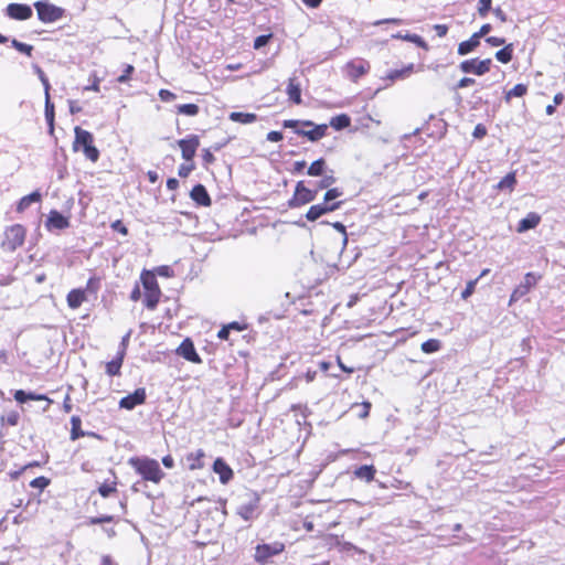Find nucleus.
<instances>
[{"instance_id": "nucleus-1", "label": "nucleus", "mask_w": 565, "mask_h": 565, "mask_svg": "<svg viewBox=\"0 0 565 565\" xmlns=\"http://www.w3.org/2000/svg\"><path fill=\"white\" fill-rule=\"evenodd\" d=\"M128 465L141 476L142 481L159 483L166 476L156 459L142 456L130 457Z\"/></svg>"}, {"instance_id": "nucleus-2", "label": "nucleus", "mask_w": 565, "mask_h": 565, "mask_svg": "<svg viewBox=\"0 0 565 565\" xmlns=\"http://www.w3.org/2000/svg\"><path fill=\"white\" fill-rule=\"evenodd\" d=\"M74 132L73 150L82 151L88 160L96 162L99 159V150L94 146L93 134L78 126L75 127Z\"/></svg>"}, {"instance_id": "nucleus-3", "label": "nucleus", "mask_w": 565, "mask_h": 565, "mask_svg": "<svg viewBox=\"0 0 565 565\" xmlns=\"http://www.w3.org/2000/svg\"><path fill=\"white\" fill-rule=\"evenodd\" d=\"M34 8L40 21L44 23H53L62 19L65 14V9L51 3L47 0H39L34 2Z\"/></svg>"}, {"instance_id": "nucleus-4", "label": "nucleus", "mask_w": 565, "mask_h": 565, "mask_svg": "<svg viewBox=\"0 0 565 565\" xmlns=\"http://www.w3.org/2000/svg\"><path fill=\"white\" fill-rule=\"evenodd\" d=\"M318 189H308L303 181H298L295 186L294 195L288 200L287 204L290 209H297L316 200Z\"/></svg>"}, {"instance_id": "nucleus-5", "label": "nucleus", "mask_w": 565, "mask_h": 565, "mask_svg": "<svg viewBox=\"0 0 565 565\" xmlns=\"http://www.w3.org/2000/svg\"><path fill=\"white\" fill-rule=\"evenodd\" d=\"M25 228L20 224L8 227L4 232L2 247L6 250L13 252L24 243Z\"/></svg>"}, {"instance_id": "nucleus-6", "label": "nucleus", "mask_w": 565, "mask_h": 565, "mask_svg": "<svg viewBox=\"0 0 565 565\" xmlns=\"http://www.w3.org/2000/svg\"><path fill=\"white\" fill-rule=\"evenodd\" d=\"M284 550L285 545L280 542H275L271 544H258L255 547L254 558L258 564L264 565L268 563L270 557L280 554L284 552Z\"/></svg>"}, {"instance_id": "nucleus-7", "label": "nucleus", "mask_w": 565, "mask_h": 565, "mask_svg": "<svg viewBox=\"0 0 565 565\" xmlns=\"http://www.w3.org/2000/svg\"><path fill=\"white\" fill-rule=\"evenodd\" d=\"M491 65H492L491 58H486V60H481V61H479L478 58H470V60L462 61L459 64V68L463 73L481 76L490 71Z\"/></svg>"}, {"instance_id": "nucleus-8", "label": "nucleus", "mask_w": 565, "mask_h": 565, "mask_svg": "<svg viewBox=\"0 0 565 565\" xmlns=\"http://www.w3.org/2000/svg\"><path fill=\"white\" fill-rule=\"evenodd\" d=\"M540 279V276H537L534 273H527L525 274L523 280L518 285L510 298V301H518L525 295L530 292V290L536 285L537 280Z\"/></svg>"}, {"instance_id": "nucleus-9", "label": "nucleus", "mask_w": 565, "mask_h": 565, "mask_svg": "<svg viewBox=\"0 0 565 565\" xmlns=\"http://www.w3.org/2000/svg\"><path fill=\"white\" fill-rule=\"evenodd\" d=\"M177 143L181 149L182 158L185 161H192L200 146V139L196 135H190L184 139L178 140Z\"/></svg>"}, {"instance_id": "nucleus-10", "label": "nucleus", "mask_w": 565, "mask_h": 565, "mask_svg": "<svg viewBox=\"0 0 565 565\" xmlns=\"http://www.w3.org/2000/svg\"><path fill=\"white\" fill-rule=\"evenodd\" d=\"M146 398H147L146 388L139 387V388L135 390L134 393L124 396L119 401V407L127 409V411H131L136 406L145 404Z\"/></svg>"}, {"instance_id": "nucleus-11", "label": "nucleus", "mask_w": 565, "mask_h": 565, "mask_svg": "<svg viewBox=\"0 0 565 565\" xmlns=\"http://www.w3.org/2000/svg\"><path fill=\"white\" fill-rule=\"evenodd\" d=\"M341 205H342V201L334 202L331 205H328L324 202L311 205L310 209L308 210V212L306 213V218L309 222H315L322 215L340 209Z\"/></svg>"}, {"instance_id": "nucleus-12", "label": "nucleus", "mask_w": 565, "mask_h": 565, "mask_svg": "<svg viewBox=\"0 0 565 565\" xmlns=\"http://www.w3.org/2000/svg\"><path fill=\"white\" fill-rule=\"evenodd\" d=\"M6 14L13 20L24 21L33 15L31 6L24 3H10L6 8Z\"/></svg>"}, {"instance_id": "nucleus-13", "label": "nucleus", "mask_w": 565, "mask_h": 565, "mask_svg": "<svg viewBox=\"0 0 565 565\" xmlns=\"http://www.w3.org/2000/svg\"><path fill=\"white\" fill-rule=\"evenodd\" d=\"M177 354L192 363H201L202 359L198 354L194 343L190 338H185L175 350Z\"/></svg>"}, {"instance_id": "nucleus-14", "label": "nucleus", "mask_w": 565, "mask_h": 565, "mask_svg": "<svg viewBox=\"0 0 565 565\" xmlns=\"http://www.w3.org/2000/svg\"><path fill=\"white\" fill-rule=\"evenodd\" d=\"M71 223L68 217L64 216L56 210L50 211L47 218L45 221V227L47 231L54 230H65L70 227Z\"/></svg>"}, {"instance_id": "nucleus-15", "label": "nucleus", "mask_w": 565, "mask_h": 565, "mask_svg": "<svg viewBox=\"0 0 565 565\" xmlns=\"http://www.w3.org/2000/svg\"><path fill=\"white\" fill-rule=\"evenodd\" d=\"M345 68L349 78L353 82H356L360 77H362L370 71L371 66L367 61L361 60L359 63H347Z\"/></svg>"}, {"instance_id": "nucleus-16", "label": "nucleus", "mask_w": 565, "mask_h": 565, "mask_svg": "<svg viewBox=\"0 0 565 565\" xmlns=\"http://www.w3.org/2000/svg\"><path fill=\"white\" fill-rule=\"evenodd\" d=\"M213 471L218 475L220 481L223 484L228 483L233 479V470L227 462L218 457L213 462Z\"/></svg>"}, {"instance_id": "nucleus-17", "label": "nucleus", "mask_w": 565, "mask_h": 565, "mask_svg": "<svg viewBox=\"0 0 565 565\" xmlns=\"http://www.w3.org/2000/svg\"><path fill=\"white\" fill-rule=\"evenodd\" d=\"M308 128H311L309 130L302 129H296V134L302 137L308 138V140L316 142L323 138L327 134L328 126L326 124L322 125H316L309 126Z\"/></svg>"}, {"instance_id": "nucleus-18", "label": "nucleus", "mask_w": 565, "mask_h": 565, "mask_svg": "<svg viewBox=\"0 0 565 565\" xmlns=\"http://www.w3.org/2000/svg\"><path fill=\"white\" fill-rule=\"evenodd\" d=\"M190 196L196 204L201 206H210L212 203L206 188L201 183L192 188Z\"/></svg>"}, {"instance_id": "nucleus-19", "label": "nucleus", "mask_w": 565, "mask_h": 565, "mask_svg": "<svg viewBox=\"0 0 565 565\" xmlns=\"http://www.w3.org/2000/svg\"><path fill=\"white\" fill-rule=\"evenodd\" d=\"M541 222V215L536 212H530L525 217L520 220L516 232L524 233L535 228Z\"/></svg>"}, {"instance_id": "nucleus-20", "label": "nucleus", "mask_w": 565, "mask_h": 565, "mask_svg": "<svg viewBox=\"0 0 565 565\" xmlns=\"http://www.w3.org/2000/svg\"><path fill=\"white\" fill-rule=\"evenodd\" d=\"M415 65L413 63L406 65L402 70H393L390 71L382 79L390 81L391 83H394L399 79L407 78L413 72H414Z\"/></svg>"}, {"instance_id": "nucleus-21", "label": "nucleus", "mask_w": 565, "mask_h": 565, "mask_svg": "<svg viewBox=\"0 0 565 565\" xmlns=\"http://www.w3.org/2000/svg\"><path fill=\"white\" fill-rule=\"evenodd\" d=\"M479 45L480 38L478 34L473 33L470 39L459 43L457 52L459 55L463 56L475 51Z\"/></svg>"}, {"instance_id": "nucleus-22", "label": "nucleus", "mask_w": 565, "mask_h": 565, "mask_svg": "<svg viewBox=\"0 0 565 565\" xmlns=\"http://www.w3.org/2000/svg\"><path fill=\"white\" fill-rule=\"evenodd\" d=\"M71 425H72V428H71V439L72 440H77L78 438L84 437L86 435L94 436V437H99L95 433H86V431L82 430V428H81L82 420H81V418L78 416H72Z\"/></svg>"}, {"instance_id": "nucleus-23", "label": "nucleus", "mask_w": 565, "mask_h": 565, "mask_svg": "<svg viewBox=\"0 0 565 565\" xmlns=\"http://www.w3.org/2000/svg\"><path fill=\"white\" fill-rule=\"evenodd\" d=\"M375 473H376V469L373 465H363V466L358 467L353 471V475L355 478H358L360 480H364L366 482L372 481L374 479Z\"/></svg>"}, {"instance_id": "nucleus-24", "label": "nucleus", "mask_w": 565, "mask_h": 565, "mask_svg": "<svg viewBox=\"0 0 565 565\" xmlns=\"http://www.w3.org/2000/svg\"><path fill=\"white\" fill-rule=\"evenodd\" d=\"M205 454L202 449H198L186 455V462L190 470H196L203 468V458Z\"/></svg>"}, {"instance_id": "nucleus-25", "label": "nucleus", "mask_w": 565, "mask_h": 565, "mask_svg": "<svg viewBox=\"0 0 565 565\" xmlns=\"http://www.w3.org/2000/svg\"><path fill=\"white\" fill-rule=\"evenodd\" d=\"M66 300L70 308L77 309L86 300L85 291L82 289H73L68 292Z\"/></svg>"}, {"instance_id": "nucleus-26", "label": "nucleus", "mask_w": 565, "mask_h": 565, "mask_svg": "<svg viewBox=\"0 0 565 565\" xmlns=\"http://www.w3.org/2000/svg\"><path fill=\"white\" fill-rule=\"evenodd\" d=\"M287 95L289 97V100H291L294 104H301V88L300 85L296 83V78H289L287 85Z\"/></svg>"}, {"instance_id": "nucleus-27", "label": "nucleus", "mask_w": 565, "mask_h": 565, "mask_svg": "<svg viewBox=\"0 0 565 565\" xmlns=\"http://www.w3.org/2000/svg\"><path fill=\"white\" fill-rule=\"evenodd\" d=\"M44 116H45L46 124L49 126V131H50V134H53L55 111H54V104L51 102L50 94L45 95Z\"/></svg>"}, {"instance_id": "nucleus-28", "label": "nucleus", "mask_w": 565, "mask_h": 565, "mask_svg": "<svg viewBox=\"0 0 565 565\" xmlns=\"http://www.w3.org/2000/svg\"><path fill=\"white\" fill-rule=\"evenodd\" d=\"M140 280L146 291L160 289L154 274L150 270L143 269Z\"/></svg>"}, {"instance_id": "nucleus-29", "label": "nucleus", "mask_w": 565, "mask_h": 565, "mask_svg": "<svg viewBox=\"0 0 565 565\" xmlns=\"http://www.w3.org/2000/svg\"><path fill=\"white\" fill-rule=\"evenodd\" d=\"M328 171L327 162L323 158L315 160L308 168L307 174L310 177H321Z\"/></svg>"}, {"instance_id": "nucleus-30", "label": "nucleus", "mask_w": 565, "mask_h": 565, "mask_svg": "<svg viewBox=\"0 0 565 565\" xmlns=\"http://www.w3.org/2000/svg\"><path fill=\"white\" fill-rule=\"evenodd\" d=\"M392 39L408 41V42L415 43L419 47L428 50V45H427L426 41L418 34H412V33L403 34L402 32H397V33L392 34Z\"/></svg>"}, {"instance_id": "nucleus-31", "label": "nucleus", "mask_w": 565, "mask_h": 565, "mask_svg": "<svg viewBox=\"0 0 565 565\" xmlns=\"http://www.w3.org/2000/svg\"><path fill=\"white\" fill-rule=\"evenodd\" d=\"M258 499L249 501L248 503L241 504L237 509V513L246 521L254 518Z\"/></svg>"}, {"instance_id": "nucleus-32", "label": "nucleus", "mask_w": 565, "mask_h": 565, "mask_svg": "<svg viewBox=\"0 0 565 565\" xmlns=\"http://www.w3.org/2000/svg\"><path fill=\"white\" fill-rule=\"evenodd\" d=\"M42 199V195L39 191H34L25 196H23L22 199H20V201L18 202V205H17V211L18 212H23L25 211L32 203H36V202H40Z\"/></svg>"}, {"instance_id": "nucleus-33", "label": "nucleus", "mask_w": 565, "mask_h": 565, "mask_svg": "<svg viewBox=\"0 0 565 565\" xmlns=\"http://www.w3.org/2000/svg\"><path fill=\"white\" fill-rule=\"evenodd\" d=\"M122 362H124L122 353L117 352L116 358L106 364V373L109 376L119 375Z\"/></svg>"}, {"instance_id": "nucleus-34", "label": "nucleus", "mask_w": 565, "mask_h": 565, "mask_svg": "<svg viewBox=\"0 0 565 565\" xmlns=\"http://www.w3.org/2000/svg\"><path fill=\"white\" fill-rule=\"evenodd\" d=\"M230 120L239 124H252L257 120V115L253 113L233 111L228 116Z\"/></svg>"}, {"instance_id": "nucleus-35", "label": "nucleus", "mask_w": 565, "mask_h": 565, "mask_svg": "<svg viewBox=\"0 0 565 565\" xmlns=\"http://www.w3.org/2000/svg\"><path fill=\"white\" fill-rule=\"evenodd\" d=\"M495 58L507 64L512 61L513 58V43L504 44V46L495 52Z\"/></svg>"}, {"instance_id": "nucleus-36", "label": "nucleus", "mask_w": 565, "mask_h": 565, "mask_svg": "<svg viewBox=\"0 0 565 565\" xmlns=\"http://www.w3.org/2000/svg\"><path fill=\"white\" fill-rule=\"evenodd\" d=\"M351 125V118L347 114H340L331 118L330 126L335 130H342Z\"/></svg>"}, {"instance_id": "nucleus-37", "label": "nucleus", "mask_w": 565, "mask_h": 565, "mask_svg": "<svg viewBox=\"0 0 565 565\" xmlns=\"http://www.w3.org/2000/svg\"><path fill=\"white\" fill-rule=\"evenodd\" d=\"M516 184V177L514 172L508 173L504 178H502L495 188L500 191L509 190L512 191Z\"/></svg>"}, {"instance_id": "nucleus-38", "label": "nucleus", "mask_w": 565, "mask_h": 565, "mask_svg": "<svg viewBox=\"0 0 565 565\" xmlns=\"http://www.w3.org/2000/svg\"><path fill=\"white\" fill-rule=\"evenodd\" d=\"M160 296H161V290L160 289L146 291V295H145V306L148 309L153 310L157 307L158 302H159Z\"/></svg>"}, {"instance_id": "nucleus-39", "label": "nucleus", "mask_w": 565, "mask_h": 565, "mask_svg": "<svg viewBox=\"0 0 565 565\" xmlns=\"http://www.w3.org/2000/svg\"><path fill=\"white\" fill-rule=\"evenodd\" d=\"M315 126L311 120H298V119H286L282 121L284 128H290L296 132V129H302L305 127Z\"/></svg>"}, {"instance_id": "nucleus-40", "label": "nucleus", "mask_w": 565, "mask_h": 565, "mask_svg": "<svg viewBox=\"0 0 565 565\" xmlns=\"http://www.w3.org/2000/svg\"><path fill=\"white\" fill-rule=\"evenodd\" d=\"M175 111L185 116H196L200 111V108L195 104H181L175 106Z\"/></svg>"}, {"instance_id": "nucleus-41", "label": "nucleus", "mask_w": 565, "mask_h": 565, "mask_svg": "<svg viewBox=\"0 0 565 565\" xmlns=\"http://www.w3.org/2000/svg\"><path fill=\"white\" fill-rule=\"evenodd\" d=\"M330 172L333 173L332 170H330ZM321 177H322L321 180H319L317 182V188L316 189H318V191L319 190H324V189H327V191H328L329 189H331L330 186L333 185L335 183V181H337V179L333 177V174H327L326 173V174H323Z\"/></svg>"}, {"instance_id": "nucleus-42", "label": "nucleus", "mask_w": 565, "mask_h": 565, "mask_svg": "<svg viewBox=\"0 0 565 565\" xmlns=\"http://www.w3.org/2000/svg\"><path fill=\"white\" fill-rule=\"evenodd\" d=\"M527 93V86L524 84H516L505 95V100L509 102L512 97H522Z\"/></svg>"}, {"instance_id": "nucleus-43", "label": "nucleus", "mask_w": 565, "mask_h": 565, "mask_svg": "<svg viewBox=\"0 0 565 565\" xmlns=\"http://www.w3.org/2000/svg\"><path fill=\"white\" fill-rule=\"evenodd\" d=\"M441 348V343L437 339H429L422 344L423 352L430 354L437 352Z\"/></svg>"}, {"instance_id": "nucleus-44", "label": "nucleus", "mask_w": 565, "mask_h": 565, "mask_svg": "<svg viewBox=\"0 0 565 565\" xmlns=\"http://www.w3.org/2000/svg\"><path fill=\"white\" fill-rule=\"evenodd\" d=\"M33 68L35 71L36 75L39 76V79L41 81L43 87H44V94L49 95L50 94V89H51V85H50L47 76L45 75V73L43 72V70L39 65H34Z\"/></svg>"}, {"instance_id": "nucleus-45", "label": "nucleus", "mask_w": 565, "mask_h": 565, "mask_svg": "<svg viewBox=\"0 0 565 565\" xmlns=\"http://www.w3.org/2000/svg\"><path fill=\"white\" fill-rule=\"evenodd\" d=\"M12 47H14L20 53L26 54L28 56H31L33 46L23 42L18 41L17 39H13L11 41Z\"/></svg>"}, {"instance_id": "nucleus-46", "label": "nucleus", "mask_w": 565, "mask_h": 565, "mask_svg": "<svg viewBox=\"0 0 565 565\" xmlns=\"http://www.w3.org/2000/svg\"><path fill=\"white\" fill-rule=\"evenodd\" d=\"M477 10L481 18H486L492 10V0H479Z\"/></svg>"}, {"instance_id": "nucleus-47", "label": "nucleus", "mask_w": 565, "mask_h": 565, "mask_svg": "<svg viewBox=\"0 0 565 565\" xmlns=\"http://www.w3.org/2000/svg\"><path fill=\"white\" fill-rule=\"evenodd\" d=\"M115 516L114 515H100V516H90L87 519L86 524L88 525H95V524H102V523H109L114 522Z\"/></svg>"}, {"instance_id": "nucleus-48", "label": "nucleus", "mask_w": 565, "mask_h": 565, "mask_svg": "<svg viewBox=\"0 0 565 565\" xmlns=\"http://www.w3.org/2000/svg\"><path fill=\"white\" fill-rule=\"evenodd\" d=\"M343 194L342 190L339 188L329 189L323 196V202L328 204V202L334 201Z\"/></svg>"}, {"instance_id": "nucleus-49", "label": "nucleus", "mask_w": 565, "mask_h": 565, "mask_svg": "<svg viewBox=\"0 0 565 565\" xmlns=\"http://www.w3.org/2000/svg\"><path fill=\"white\" fill-rule=\"evenodd\" d=\"M14 399L21 404L26 403L28 401L33 399V392H25L23 390H18L14 393Z\"/></svg>"}, {"instance_id": "nucleus-50", "label": "nucleus", "mask_w": 565, "mask_h": 565, "mask_svg": "<svg viewBox=\"0 0 565 565\" xmlns=\"http://www.w3.org/2000/svg\"><path fill=\"white\" fill-rule=\"evenodd\" d=\"M371 406L372 405L370 402H363L361 404L353 405V408H359V413H358L359 418H366L370 414Z\"/></svg>"}, {"instance_id": "nucleus-51", "label": "nucleus", "mask_w": 565, "mask_h": 565, "mask_svg": "<svg viewBox=\"0 0 565 565\" xmlns=\"http://www.w3.org/2000/svg\"><path fill=\"white\" fill-rule=\"evenodd\" d=\"M50 482H51L50 479L41 476V477L34 478L30 482V486L35 489L44 490L50 484Z\"/></svg>"}, {"instance_id": "nucleus-52", "label": "nucleus", "mask_w": 565, "mask_h": 565, "mask_svg": "<svg viewBox=\"0 0 565 565\" xmlns=\"http://www.w3.org/2000/svg\"><path fill=\"white\" fill-rule=\"evenodd\" d=\"M100 288V279L96 276H93L88 279L86 284V289L84 291H89L92 294H96Z\"/></svg>"}, {"instance_id": "nucleus-53", "label": "nucleus", "mask_w": 565, "mask_h": 565, "mask_svg": "<svg viewBox=\"0 0 565 565\" xmlns=\"http://www.w3.org/2000/svg\"><path fill=\"white\" fill-rule=\"evenodd\" d=\"M116 491V482H114L113 484L103 483L98 488V492L103 498H108L111 493Z\"/></svg>"}, {"instance_id": "nucleus-54", "label": "nucleus", "mask_w": 565, "mask_h": 565, "mask_svg": "<svg viewBox=\"0 0 565 565\" xmlns=\"http://www.w3.org/2000/svg\"><path fill=\"white\" fill-rule=\"evenodd\" d=\"M478 280L479 278H476L467 282L466 288L461 291L462 299H468L475 292Z\"/></svg>"}, {"instance_id": "nucleus-55", "label": "nucleus", "mask_w": 565, "mask_h": 565, "mask_svg": "<svg viewBox=\"0 0 565 565\" xmlns=\"http://www.w3.org/2000/svg\"><path fill=\"white\" fill-rule=\"evenodd\" d=\"M273 34H262L257 36L254 41V49L259 50L264 46H266L271 39Z\"/></svg>"}, {"instance_id": "nucleus-56", "label": "nucleus", "mask_w": 565, "mask_h": 565, "mask_svg": "<svg viewBox=\"0 0 565 565\" xmlns=\"http://www.w3.org/2000/svg\"><path fill=\"white\" fill-rule=\"evenodd\" d=\"M19 418H20L19 413L12 411V412H9L6 416H2L1 420L2 422L6 420L10 426H15V425H18Z\"/></svg>"}, {"instance_id": "nucleus-57", "label": "nucleus", "mask_w": 565, "mask_h": 565, "mask_svg": "<svg viewBox=\"0 0 565 565\" xmlns=\"http://www.w3.org/2000/svg\"><path fill=\"white\" fill-rule=\"evenodd\" d=\"M134 71H135L134 66L130 64H127L125 66L122 74L120 76H118L117 81L119 83H127L130 78V75L134 73Z\"/></svg>"}, {"instance_id": "nucleus-58", "label": "nucleus", "mask_w": 565, "mask_h": 565, "mask_svg": "<svg viewBox=\"0 0 565 565\" xmlns=\"http://www.w3.org/2000/svg\"><path fill=\"white\" fill-rule=\"evenodd\" d=\"M194 168H195L194 163H191V164L183 163L179 167L178 174L181 178H186L194 170Z\"/></svg>"}, {"instance_id": "nucleus-59", "label": "nucleus", "mask_w": 565, "mask_h": 565, "mask_svg": "<svg viewBox=\"0 0 565 565\" xmlns=\"http://www.w3.org/2000/svg\"><path fill=\"white\" fill-rule=\"evenodd\" d=\"M110 227L122 235H128V228L121 220H116L115 222H113L110 224Z\"/></svg>"}, {"instance_id": "nucleus-60", "label": "nucleus", "mask_w": 565, "mask_h": 565, "mask_svg": "<svg viewBox=\"0 0 565 565\" xmlns=\"http://www.w3.org/2000/svg\"><path fill=\"white\" fill-rule=\"evenodd\" d=\"M130 335H131V330H129L122 338H121V341L119 343V348H118V352H121L122 353V358L125 359V355H126V350H127V347H128V343H129V339H130Z\"/></svg>"}, {"instance_id": "nucleus-61", "label": "nucleus", "mask_w": 565, "mask_h": 565, "mask_svg": "<svg viewBox=\"0 0 565 565\" xmlns=\"http://www.w3.org/2000/svg\"><path fill=\"white\" fill-rule=\"evenodd\" d=\"M159 97L162 102H171L177 98V95L168 89H160L159 90Z\"/></svg>"}, {"instance_id": "nucleus-62", "label": "nucleus", "mask_w": 565, "mask_h": 565, "mask_svg": "<svg viewBox=\"0 0 565 565\" xmlns=\"http://www.w3.org/2000/svg\"><path fill=\"white\" fill-rule=\"evenodd\" d=\"M202 160L205 166L212 164L215 161V157L212 153L211 149H203L202 150Z\"/></svg>"}, {"instance_id": "nucleus-63", "label": "nucleus", "mask_w": 565, "mask_h": 565, "mask_svg": "<svg viewBox=\"0 0 565 565\" xmlns=\"http://www.w3.org/2000/svg\"><path fill=\"white\" fill-rule=\"evenodd\" d=\"M487 135V128L484 125L482 124H478L475 129H473V132H472V136L476 138V139H481L483 138L484 136Z\"/></svg>"}, {"instance_id": "nucleus-64", "label": "nucleus", "mask_w": 565, "mask_h": 565, "mask_svg": "<svg viewBox=\"0 0 565 565\" xmlns=\"http://www.w3.org/2000/svg\"><path fill=\"white\" fill-rule=\"evenodd\" d=\"M486 42L491 46H501L505 44V39L498 36H488L486 38Z\"/></svg>"}]
</instances>
